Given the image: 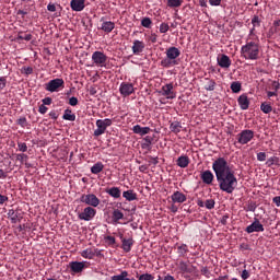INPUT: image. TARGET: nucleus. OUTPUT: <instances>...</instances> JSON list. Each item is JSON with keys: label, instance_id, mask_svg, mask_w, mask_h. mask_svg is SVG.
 I'll use <instances>...</instances> for the list:
<instances>
[{"label": "nucleus", "instance_id": "f257e3e1", "mask_svg": "<svg viewBox=\"0 0 280 280\" xmlns=\"http://www.w3.org/2000/svg\"><path fill=\"white\" fill-rule=\"evenodd\" d=\"M212 170L217 176L221 191L233 194L237 187V177H235V172L229 166V162L224 158H218L212 163Z\"/></svg>", "mask_w": 280, "mask_h": 280}, {"label": "nucleus", "instance_id": "f03ea898", "mask_svg": "<svg viewBox=\"0 0 280 280\" xmlns=\"http://www.w3.org/2000/svg\"><path fill=\"white\" fill-rule=\"evenodd\" d=\"M241 56L245 60H259V45L255 42H248L241 47Z\"/></svg>", "mask_w": 280, "mask_h": 280}, {"label": "nucleus", "instance_id": "7ed1b4c3", "mask_svg": "<svg viewBox=\"0 0 280 280\" xmlns=\"http://www.w3.org/2000/svg\"><path fill=\"white\" fill-rule=\"evenodd\" d=\"M179 56L180 50L177 47H170L168 49H166V58L161 61V66L168 69V67H174L178 65V60H176V58H178Z\"/></svg>", "mask_w": 280, "mask_h": 280}, {"label": "nucleus", "instance_id": "20e7f679", "mask_svg": "<svg viewBox=\"0 0 280 280\" xmlns=\"http://www.w3.org/2000/svg\"><path fill=\"white\" fill-rule=\"evenodd\" d=\"M113 126V120L109 118L97 119L96 120V129L94 130V137H102L106 132V128H110Z\"/></svg>", "mask_w": 280, "mask_h": 280}, {"label": "nucleus", "instance_id": "39448f33", "mask_svg": "<svg viewBox=\"0 0 280 280\" xmlns=\"http://www.w3.org/2000/svg\"><path fill=\"white\" fill-rule=\"evenodd\" d=\"M254 138H255V131L250 129H245L237 135V142L241 145H246V143H250V141H253Z\"/></svg>", "mask_w": 280, "mask_h": 280}, {"label": "nucleus", "instance_id": "423d86ee", "mask_svg": "<svg viewBox=\"0 0 280 280\" xmlns=\"http://www.w3.org/2000/svg\"><path fill=\"white\" fill-rule=\"evenodd\" d=\"M45 89L49 93H56L59 89H65V80L60 78L52 79L48 83H46Z\"/></svg>", "mask_w": 280, "mask_h": 280}, {"label": "nucleus", "instance_id": "0eeeda50", "mask_svg": "<svg viewBox=\"0 0 280 280\" xmlns=\"http://www.w3.org/2000/svg\"><path fill=\"white\" fill-rule=\"evenodd\" d=\"M80 202L88 205V207H100V198L95 194L82 195L80 197Z\"/></svg>", "mask_w": 280, "mask_h": 280}, {"label": "nucleus", "instance_id": "6e6552de", "mask_svg": "<svg viewBox=\"0 0 280 280\" xmlns=\"http://www.w3.org/2000/svg\"><path fill=\"white\" fill-rule=\"evenodd\" d=\"M160 95L166 97V100H176V91H174V83H167L162 86Z\"/></svg>", "mask_w": 280, "mask_h": 280}, {"label": "nucleus", "instance_id": "1a4fd4ad", "mask_svg": "<svg viewBox=\"0 0 280 280\" xmlns=\"http://www.w3.org/2000/svg\"><path fill=\"white\" fill-rule=\"evenodd\" d=\"M97 211L93 207H86L79 213V220H84V222H91L95 218Z\"/></svg>", "mask_w": 280, "mask_h": 280}, {"label": "nucleus", "instance_id": "9d476101", "mask_svg": "<svg viewBox=\"0 0 280 280\" xmlns=\"http://www.w3.org/2000/svg\"><path fill=\"white\" fill-rule=\"evenodd\" d=\"M119 93L122 97H130L135 93V84L128 82L120 83Z\"/></svg>", "mask_w": 280, "mask_h": 280}, {"label": "nucleus", "instance_id": "9b49d317", "mask_svg": "<svg viewBox=\"0 0 280 280\" xmlns=\"http://www.w3.org/2000/svg\"><path fill=\"white\" fill-rule=\"evenodd\" d=\"M92 60L96 67H104L106 65V60H108V57L102 51H94L92 54Z\"/></svg>", "mask_w": 280, "mask_h": 280}, {"label": "nucleus", "instance_id": "f8f14e48", "mask_svg": "<svg viewBox=\"0 0 280 280\" xmlns=\"http://www.w3.org/2000/svg\"><path fill=\"white\" fill-rule=\"evenodd\" d=\"M245 231L246 233H264V224L259 222V219L255 218L254 222Z\"/></svg>", "mask_w": 280, "mask_h": 280}, {"label": "nucleus", "instance_id": "ddd939ff", "mask_svg": "<svg viewBox=\"0 0 280 280\" xmlns=\"http://www.w3.org/2000/svg\"><path fill=\"white\" fill-rule=\"evenodd\" d=\"M177 266L183 275H191V272L196 270V268L192 265L185 260L179 261Z\"/></svg>", "mask_w": 280, "mask_h": 280}, {"label": "nucleus", "instance_id": "4468645a", "mask_svg": "<svg viewBox=\"0 0 280 280\" xmlns=\"http://www.w3.org/2000/svg\"><path fill=\"white\" fill-rule=\"evenodd\" d=\"M85 0H71L70 8L73 12H82L86 5L84 4Z\"/></svg>", "mask_w": 280, "mask_h": 280}, {"label": "nucleus", "instance_id": "2eb2a0df", "mask_svg": "<svg viewBox=\"0 0 280 280\" xmlns=\"http://www.w3.org/2000/svg\"><path fill=\"white\" fill-rule=\"evenodd\" d=\"M218 65L221 69H229L231 67V58L226 55H221L218 57Z\"/></svg>", "mask_w": 280, "mask_h": 280}, {"label": "nucleus", "instance_id": "dca6fc26", "mask_svg": "<svg viewBox=\"0 0 280 280\" xmlns=\"http://www.w3.org/2000/svg\"><path fill=\"white\" fill-rule=\"evenodd\" d=\"M237 103L242 110H248V107L250 106V101H248V96L246 94H242L237 98Z\"/></svg>", "mask_w": 280, "mask_h": 280}, {"label": "nucleus", "instance_id": "f3484780", "mask_svg": "<svg viewBox=\"0 0 280 280\" xmlns=\"http://www.w3.org/2000/svg\"><path fill=\"white\" fill-rule=\"evenodd\" d=\"M152 129H150V127H141L140 125H136L132 128V132L135 135H140V137H145V135H150V131Z\"/></svg>", "mask_w": 280, "mask_h": 280}, {"label": "nucleus", "instance_id": "a211bd4d", "mask_svg": "<svg viewBox=\"0 0 280 280\" xmlns=\"http://www.w3.org/2000/svg\"><path fill=\"white\" fill-rule=\"evenodd\" d=\"M171 200L174 203H179L182 205V202H186L187 201V196H185V194L180 192V191H175L172 196H171Z\"/></svg>", "mask_w": 280, "mask_h": 280}, {"label": "nucleus", "instance_id": "6ab92c4d", "mask_svg": "<svg viewBox=\"0 0 280 280\" xmlns=\"http://www.w3.org/2000/svg\"><path fill=\"white\" fill-rule=\"evenodd\" d=\"M143 49H145V44H143V42L136 39L133 42V46H132V51L135 54V56H139V54H141L143 51Z\"/></svg>", "mask_w": 280, "mask_h": 280}, {"label": "nucleus", "instance_id": "aec40b11", "mask_svg": "<svg viewBox=\"0 0 280 280\" xmlns=\"http://www.w3.org/2000/svg\"><path fill=\"white\" fill-rule=\"evenodd\" d=\"M70 269H71V272H74V275H78L84 270V262L72 261L70 262Z\"/></svg>", "mask_w": 280, "mask_h": 280}, {"label": "nucleus", "instance_id": "412c9836", "mask_svg": "<svg viewBox=\"0 0 280 280\" xmlns=\"http://www.w3.org/2000/svg\"><path fill=\"white\" fill-rule=\"evenodd\" d=\"M213 173L211 171H205L201 173V180L205 183V185H211L213 183Z\"/></svg>", "mask_w": 280, "mask_h": 280}, {"label": "nucleus", "instance_id": "4be33fe9", "mask_svg": "<svg viewBox=\"0 0 280 280\" xmlns=\"http://www.w3.org/2000/svg\"><path fill=\"white\" fill-rule=\"evenodd\" d=\"M121 248L125 253H130L132 250V246L135 245V240L132 238H122Z\"/></svg>", "mask_w": 280, "mask_h": 280}, {"label": "nucleus", "instance_id": "5701e85b", "mask_svg": "<svg viewBox=\"0 0 280 280\" xmlns=\"http://www.w3.org/2000/svg\"><path fill=\"white\" fill-rule=\"evenodd\" d=\"M101 30L106 32V34H110L115 30V23L112 21H106L102 23Z\"/></svg>", "mask_w": 280, "mask_h": 280}, {"label": "nucleus", "instance_id": "b1692460", "mask_svg": "<svg viewBox=\"0 0 280 280\" xmlns=\"http://www.w3.org/2000/svg\"><path fill=\"white\" fill-rule=\"evenodd\" d=\"M106 194L110 196L112 198H121V189L119 187H112L106 189Z\"/></svg>", "mask_w": 280, "mask_h": 280}, {"label": "nucleus", "instance_id": "393cba45", "mask_svg": "<svg viewBox=\"0 0 280 280\" xmlns=\"http://www.w3.org/2000/svg\"><path fill=\"white\" fill-rule=\"evenodd\" d=\"M170 130H171V132L178 135V132H180V130H183V125H180V121L175 120V121L171 122Z\"/></svg>", "mask_w": 280, "mask_h": 280}, {"label": "nucleus", "instance_id": "a878e982", "mask_svg": "<svg viewBox=\"0 0 280 280\" xmlns=\"http://www.w3.org/2000/svg\"><path fill=\"white\" fill-rule=\"evenodd\" d=\"M122 198L128 200V202H132V200H137V194L135 190H126L122 192Z\"/></svg>", "mask_w": 280, "mask_h": 280}, {"label": "nucleus", "instance_id": "bb28decb", "mask_svg": "<svg viewBox=\"0 0 280 280\" xmlns=\"http://www.w3.org/2000/svg\"><path fill=\"white\" fill-rule=\"evenodd\" d=\"M177 165L178 167L185 168L189 165V156L182 155L177 159Z\"/></svg>", "mask_w": 280, "mask_h": 280}, {"label": "nucleus", "instance_id": "cd10ccee", "mask_svg": "<svg viewBox=\"0 0 280 280\" xmlns=\"http://www.w3.org/2000/svg\"><path fill=\"white\" fill-rule=\"evenodd\" d=\"M62 119L66 121H75V114L71 109L67 108L63 113Z\"/></svg>", "mask_w": 280, "mask_h": 280}, {"label": "nucleus", "instance_id": "c85d7f7f", "mask_svg": "<svg viewBox=\"0 0 280 280\" xmlns=\"http://www.w3.org/2000/svg\"><path fill=\"white\" fill-rule=\"evenodd\" d=\"M104 171V164L102 162H97L95 163L92 167H91V172L92 174H100L101 172Z\"/></svg>", "mask_w": 280, "mask_h": 280}, {"label": "nucleus", "instance_id": "c756f323", "mask_svg": "<svg viewBox=\"0 0 280 280\" xmlns=\"http://www.w3.org/2000/svg\"><path fill=\"white\" fill-rule=\"evenodd\" d=\"M189 253V248L187 247V244H182L177 247V254L179 257H185Z\"/></svg>", "mask_w": 280, "mask_h": 280}, {"label": "nucleus", "instance_id": "7c9ffc66", "mask_svg": "<svg viewBox=\"0 0 280 280\" xmlns=\"http://www.w3.org/2000/svg\"><path fill=\"white\" fill-rule=\"evenodd\" d=\"M81 257H83L84 259H93V247L86 248L81 252Z\"/></svg>", "mask_w": 280, "mask_h": 280}, {"label": "nucleus", "instance_id": "2f4dec72", "mask_svg": "<svg viewBox=\"0 0 280 280\" xmlns=\"http://www.w3.org/2000/svg\"><path fill=\"white\" fill-rule=\"evenodd\" d=\"M112 280H130V278H128V271L124 270L119 275L113 276Z\"/></svg>", "mask_w": 280, "mask_h": 280}, {"label": "nucleus", "instance_id": "473e14b6", "mask_svg": "<svg viewBox=\"0 0 280 280\" xmlns=\"http://www.w3.org/2000/svg\"><path fill=\"white\" fill-rule=\"evenodd\" d=\"M113 220L114 222H119V220H124V212H121L119 209L114 210Z\"/></svg>", "mask_w": 280, "mask_h": 280}, {"label": "nucleus", "instance_id": "72a5a7b5", "mask_svg": "<svg viewBox=\"0 0 280 280\" xmlns=\"http://www.w3.org/2000/svg\"><path fill=\"white\" fill-rule=\"evenodd\" d=\"M231 91H232V93H240V91H242V83H240V81L232 82Z\"/></svg>", "mask_w": 280, "mask_h": 280}, {"label": "nucleus", "instance_id": "f704fd0d", "mask_svg": "<svg viewBox=\"0 0 280 280\" xmlns=\"http://www.w3.org/2000/svg\"><path fill=\"white\" fill-rule=\"evenodd\" d=\"M260 110H262L265 115H269V113L272 110V105L268 103H261Z\"/></svg>", "mask_w": 280, "mask_h": 280}, {"label": "nucleus", "instance_id": "c9c22d12", "mask_svg": "<svg viewBox=\"0 0 280 280\" xmlns=\"http://www.w3.org/2000/svg\"><path fill=\"white\" fill-rule=\"evenodd\" d=\"M183 0H167L168 8H180Z\"/></svg>", "mask_w": 280, "mask_h": 280}, {"label": "nucleus", "instance_id": "e433bc0d", "mask_svg": "<svg viewBox=\"0 0 280 280\" xmlns=\"http://www.w3.org/2000/svg\"><path fill=\"white\" fill-rule=\"evenodd\" d=\"M206 209H215V200L214 199H207L205 202Z\"/></svg>", "mask_w": 280, "mask_h": 280}, {"label": "nucleus", "instance_id": "4c0bfd02", "mask_svg": "<svg viewBox=\"0 0 280 280\" xmlns=\"http://www.w3.org/2000/svg\"><path fill=\"white\" fill-rule=\"evenodd\" d=\"M141 25L142 27H147L148 30H150V27L152 26V20L150 18H144L141 21Z\"/></svg>", "mask_w": 280, "mask_h": 280}, {"label": "nucleus", "instance_id": "58836bf2", "mask_svg": "<svg viewBox=\"0 0 280 280\" xmlns=\"http://www.w3.org/2000/svg\"><path fill=\"white\" fill-rule=\"evenodd\" d=\"M16 40H32V34L23 35V33H19Z\"/></svg>", "mask_w": 280, "mask_h": 280}, {"label": "nucleus", "instance_id": "ea45409f", "mask_svg": "<svg viewBox=\"0 0 280 280\" xmlns=\"http://www.w3.org/2000/svg\"><path fill=\"white\" fill-rule=\"evenodd\" d=\"M19 126H21V128H27L30 126V122H27V118L22 117L18 120Z\"/></svg>", "mask_w": 280, "mask_h": 280}, {"label": "nucleus", "instance_id": "a19ab883", "mask_svg": "<svg viewBox=\"0 0 280 280\" xmlns=\"http://www.w3.org/2000/svg\"><path fill=\"white\" fill-rule=\"evenodd\" d=\"M22 73H24V75H32V73H34V68L33 67H23Z\"/></svg>", "mask_w": 280, "mask_h": 280}, {"label": "nucleus", "instance_id": "79ce46f5", "mask_svg": "<svg viewBox=\"0 0 280 280\" xmlns=\"http://www.w3.org/2000/svg\"><path fill=\"white\" fill-rule=\"evenodd\" d=\"M166 32H170V24L167 23H162L160 25V33L161 34H166Z\"/></svg>", "mask_w": 280, "mask_h": 280}, {"label": "nucleus", "instance_id": "37998d69", "mask_svg": "<svg viewBox=\"0 0 280 280\" xmlns=\"http://www.w3.org/2000/svg\"><path fill=\"white\" fill-rule=\"evenodd\" d=\"M253 27H259L261 25V20H259V16L255 15L252 19Z\"/></svg>", "mask_w": 280, "mask_h": 280}, {"label": "nucleus", "instance_id": "c03bdc74", "mask_svg": "<svg viewBox=\"0 0 280 280\" xmlns=\"http://www.w3.org/2000/svg\"><path fill=\"white\" fill-rule=\"evenodd\" d=\"M138 280H154V276L150 273H143L138 277Z\"/></svg>", "mask_w": 280, "mask_h": 280}, {"label": "nucleus", "instance_id": "a18cd8bd", "mask_svg": "<svg viewBox=\"0 0 280 280\" xmlns=\"http://www.w3.org/2000/svg\"><path fill=\"white\" fill-rule=\"evenodd\" d=\"M215 90V81L210 80L208 81V84L206 85V91H214Z\"/></svg>", "mask_w": 280, "mask_h": 280}, {"label": "nucleus", "instance_id": "49530a36", "mask_svg": "<svg viewBox=\"0 0 280 280\" xmlns=\"http://www.w3.org/2000/svg\"><path fill=\"white\" fill-rule=\"evenodd\" d=\"M28 156L26 154H18L16 155V161H20V163H27Z\"/></svg>", "mask_w": 280, "mask_h": 280}, {"label": "nucleus", "instance_id": "de8ad7c7", "mask_svg": "<svg viewBox=\"0 0 280 280\" xmlns=\"http://www.w3.org/2000/svg\"><path fill=\"white\" fill-rule=\"evenodd\" d=\"M18 148H19L20 152H27V143H25V142H19Z\"/></svg>", "mask_w": 280, "mask_h": 280}, {"label": "nucleus", "instance_id": "09e8293b", "mask_svg": "<svg viewBox=\"0 0 280 280\" xmlns=\"http://www.w3.org/2000/svg\"><path fill=\"white\" fill-rule=\"evenodd\" d=\"M271 86L273 89V92L279 93V89H280L279 81H272Z\"/></svg>", "mask_w": 280, "mask_h": 280}, {"label": "nucleus", "instance_id": "8fccbe9b", "mask_svg": "<svg viewBox=\"0 0 280 280\" xmlns=\"http://www.w3.org/2000/svg\"><path fill=\"white\" fill-rule=\"evenodd\" d=\"M105 241L109 246H113L115 244V236H106Z\"/></svg>", "mask_w": 280, "mask_h": 280}, {"label": "nucleus", "instance_id": "3c124183", "mask_svg": "<svg viewBox=\"0 0 280 280\" xmlns=\"http://www.w3.org/2000/svg\"><path fill=\"white\" fill-rule=\"evenodd\" d=\"M70 106H78V97L72 96L69 98Z\"/></svg>", "mask_w": 280, "mask_h": 280}, {"label": "nucleus", "instance_id": "603ef678", "mask_svg": "<svg viewBox=\"0 0 280 280\" xmlns=\"http://www.w3.org/2000/svg\"><path fill=\"white\" fill-rule=\"evenodd\" d=\"M257 209V205L255 202H249L248 206H247V210L248 211H253L255 212Z\"/></svg>", "mask_w": 280, "mask_h": 280}, {"label": "nucleus", "instance_id": "864d4df0", "mask_svg": "<svg viewBox=\"0 0 280 280\" xmlns=\"http://www.w3.org/2000/svg\"><path fill=\"white\" fill-rule=\"evenodd\" d=\"M93 257H102V250L98 248H92Z\"/></svg>", "mask_w": 280, "mask_h": 280}, {"label": "nucleus", "instance_id": "5fc2aeb1", "mask_svg": "<svg viewBox=\"0 0 280 280\" xmlns=\"http://www.w3.org/2000/svg\"><path fill=\"white\" fill-rule=\"evenodd\" d=\"M158 38H159V35H156V33H153V34H151V35L149 36V40H150L151 43H156Z\"/></svg>", "mask_w": 280, "mask_h": 280}, {"label": "nucleus", "instance_id": "6e6d98bb", "mask_svg": "<svg viewBox=\"0 0 280 280\" xmlns=\"http://www.w3.org/2000/svg\"><path fill=\"white\" fill-rule=\"evenodd\" d=\"M257 160L258 161H266V152H259L257 154Z\"/></svg>", "mask_w": 280, "mask_h": 280}, {"label": "nucleus", "instance_id": "4d7b16f0", "mask_svg": "<svg viewBox=\"0 0 280 280\" xmlns=\"http://www.w3.org/2000/svg\"><path fill=\"white\" fill-rule=\"evenodd\" d=\"M210 5L218 7L221 5L222 0H209Z\"/></svg>", "mask_w": 280, "mask_h": 280}, {"label": "nucleus", "instance_id": "13d9d810", "mask_svg": "<svg viewBox=\"0 0 280 280\" xmlns=\"http://www.w3.org/2000/svg\"><path fill=\"white\" fill-rule=\"evenodd\" d=\"M43 104L44 106H50L51 104V97H45L43 101Z\"/></svg>", "mask_w": 280, "mask_h": 280}, {"label": "nucleus", "instance_id": "bf43d9fd", "mask_svg": "<svg viewBox=\"0 0 280 280\" xmlns=\"http://www.w3.org/2000/svg\"><path fill=\"white\" fill-rule=\"evenodd\" d=\"M7 80L4 77H0V91L5 86Z\"/></svg>", "mask_w": 280, "mask_h": 280}, {"label": "nucleus", "instance_id": "052dcab7", "mask_svg": "<svg viewBox=\"0 0 280 280\" xmlns=\"http://www.w3.org/2000/svg\"><path fill=\"white\" fill-rule=\"evenodd\" d=\"M47 110H48L47 106H45V105L39 106L38 112L40 113V115H45V113H47Z\"/></svg>", "mask_w": 280, "mask_h": 280}, {"label": "nucleus", "instance_id": "680f3d73", "mask_svg": "<svg viewBox=\"0 0 280 280\" xmlns=\"http://www.w3.org/2000/svg\"><path fill=\"white\" fill-rule=\"evenodd\" d=\"M47 10H48V12H56V4L49 3V4L47 5Z\"/></svg>", "mask_w": 280, "mask_h": 280}, {"label": "nucleus", "instance_id": "e2e57ef3", "mask_svg": "<svg viewBox=\"0 0 280 280\" xmlns=\"http://www.w3.org/2000/svg\"><path fill=\"white\" fill-rule=\"evenodd\" d=\"M248 277H250V275L248 273V270H243L242 271V279L246 280V279H248Z\"/></svg>", "mask_w": 280, "mask_h": 280}, {"label": "nucleus", "instance_id": "0e129e2a", "mask_svg": "<svg viewBox=\"0 0 280 280\" xmlns=\"http://www.w3.org/2000/svg\"><path fill=\"white\" fill-rule=\"evenodd\" d=\"M272 202L276 205V207L280 206V196L273 197Z\"/></svg>", "mask_w": 280, "mask_h": 280}, {"label": "nucleus", "instance_id": "69168bd1", "mask_svg": "<svg viewBox=\"0 0 280 280\" xmlns=\"http://www.w3.org/2000/svg\"><path fill=\"white\" fill-rule=\"evenodd\" d=\"M275 161H277V158H270L269 160H267V165H268V167L272 166V164L275 163Z\"/></svg>", "mask_w": 280, "mask_h": 280}, {"label": "nucleus", "instance_id": "338daca9", "mask_svg": "<svg viewBox=\"0 0 280 280\" xmlns=\"http://www.w3.org/2000/svg\"><path fill=\"white\" fill-rule=\"evenodd\" d=\"M49 117L51 119H58V113H56V110H52V112L49 113Z\"/></svg>", "mask_w": 280, "mask_h": 280}, {"label": "nucleus", "instance_id": "774afa93", "mask_svg": "<svg viewBox=\"0 0 280 280\" xmlns=\"http://www.w3.org/2000/svg\"><path fill=\"white\" fill-rule=\"evenodd\" d=\"M143 141H144V143H151L152 144L153 139H152V137L147 136V137L143 138Z\"/></svg>", "mask_w": 280, "mask_h": 280}]
</instances>
